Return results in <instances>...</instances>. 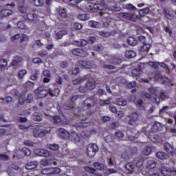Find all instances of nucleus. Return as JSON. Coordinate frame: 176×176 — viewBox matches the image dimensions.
Instances as JSON below:
<instances>
[{
    "instance_id": "50",
    "label": "nucleus",
    "mask_w": 176,
    "mask_h": 176,
    "mask_svg": "<svg viewBox=\"0 0 176 176\" xmlns=\"http://www.w3.org/2000/svg\"><path fill=\"white\" fill-rule=\"evenodd\" d=\"M131 157V154L129 153L127 151H124L122 153L121 157L122 159L129 160Z\"/></svg>"
},
{
    "instance_id": "33",
    "label": "nucleus",
    "mask_w": 176,
    "mask_h": 176,
    "mask_svg": "<svg viewBox=\"0 0 176 176\" xmlns=\"http://www.w3.org/2000/svg\"><path fill=\"white\" fill-rule=\"evenodd\" d=\"M127 42L130 46H135L138 43L137 38L134 37H129Z\"/></svg>"
},
{
    "instance_id": "32",
    "label": "nucleus",
    "mask_w": 176,
    "mask_h": 176,
    "mask_svg": "<svg viewBox=\"0 0 176 176\" xmlns=\"http://www.w3.org/2000/svg\"><path fill=\"white\" fill-rule=\"evenodd\" d=\"M161 173L162 175L164 176H170L171 175V170L167 169V168L162 166L161 168Z\"/></svg>"
},
{
    "instance_id": "36",
    "label": "nucleus",
    "mask_w": 176,
    "mask_h": 176,
    "mask_svg": "<svg viewBox=\"0 0 176 176\" xmlns=\"http://www.w3.org/2000/svg\"><path fill=\"white\" fill-rule=\"evenodd\" d=\"M17 27L18 28H20L21 30H27L28 27L25 24V21H20L17 23Z\"/></svg>"
},
{
    "instance_id": "54",
    "label": "nucleus",
    "mask_w": 176,
    "mask_h": 176,
    "mask_svg": "<svg viewBox=\"0 0 176 176\" xmlns=\"http://www.w3.org/2000/svg\"><path fill=\"white\" fill-rule=\"evenodd\" d=\"M78 127H82V128L89 127V123H87V122H86V120H82L81 121V122H80V123L78 124Z\"/></svg>"
},
{
    "instance_id": "60",
    "label": "nucleus",
    "mask_w": 176,
    "mask_h": 176,
    "mask_svg": "<svg viewBox=\"0 0 176 176\" xmlns=\"http://www.w3.org/2000/svg\"><path fill=\"white\" fill-rule=\"evenodd\" d=\"M122 63V59L119 58H113L112 59V63L115 64L116 65H119Z\"/></svg>"
},
{
    "instance_id": "45",
    "label": "nucleus",
    "mask_w": 176,
    "mask_h": 176,
    "mask_svg": "<svg viewBox=\"0 0 176 176\" xmlns=\"http://www.w3.org/2000/svg\"><path fill=\"white\" fill-rule=\"evenodd\" d=\"M26 74H27V70L25 69H23L18 72V78H19V79H23V78H24V76H25Z\"/></svg>"
},
{
    "instance_id": "63",
    "label": "nucleus",
    "mask_w": 176,
    "mask_h": 176,
    "mask_svg": "<svg viewBox=\"0 0 176 176\" xmlns=\"http://www.w3.org/2000/svg\"><path fill=\"white\" fill-rule=\"evenodd\" d=\"M0 160L8 162V160H9V156L6 155V154H0Z\"/></svg>"
},
{
    "instance_id": "27",
    "label": "nucleus",
    "mask_w": 176,
    "mask_h": 176,
    "mask_svg": "<svg viewBox=\"0 0 176 176\" xmlns=\"http://www.w3.org/2000/svg\"><path fill=\"white\" fill-rule=\"evenodd\" d=\"M158 78V80L161 82L163 85H166V83H170V79H168L167 77H164L162 75L157 76Z\"/></svg>"
},
{
    "instance_id": "30",
    "label": "nucleus",
    "mask_w": 176,
    "mask_h": 176,
    "mask_svg": "<svg viewBox=\"0 0 176 176\" xmlns=\"http://www.w3.org/2000/svg\"><path fill=\"white\" fill-rule=\"evenodd\" d=\"M75 45H76V46H86L89 42H87V40L85 39H80L79 41H74Z\"/></svg>"
},
{
    "instance_id": "47",
    "label": "nucleus",
    "mask_w": 176,
    "mask_h": 176,
    "mask_svg": "<svg viewBox=\"0 0 176 176\" xmlns=\"http://www.w3.org/2000/svg\"><path fill=\"white\" fill-rule=\"evenodd\" d=\"M8 65V60L5 58L0 59V68L3 69Z\"/></svg>"
},
{
    "instance_id": "52",
    "label": "nucleus",
    "mask_w": 176,
    "mask_h": 176,
    "mask_svg": "<svg viewBox=\"0 0 176 176\" xmlns=\"http://www.w3.org/2000/svg\"><path fill=\"white\" fill-rule=\"evenodd\" d=\"M99 105H109L111 104V102L109 100H100L98 102Z\"/></svg>"
},
{
    "instance_id": "21",
    "label": "nucleus",
    "mask_w": 176,
    "mask_h": 176,
    "mask_svg": "<svg viewBox=\"0 0 176 176\" xmlns=\"http://www.w3.org/2000/svg\"><path fill=\"white\" fill-rule=\"evenodd\" d=\"M64 35H67L66 30L55 31V39H61Z\"/></svg>"
},
{
    "instance_id": "51",
    "label": "nucleus",
    "mask_w": 176,
    "mask_h": 176,
    "mask_svg": "<svg viewBox=\"0 0 176 176\" xmlns=\"http://www.w3.org/2000/svg\"><path fill=\"white\" fill-rule=\"evenodd\" d=\"M143 103H144V102L142 101V99H141V98H138L135 100V104L136 107H138V108H141L142 107Z\"/></svg>"
},
{
    "instance_id": "35",
    "label": "nucleus",
    "mask_w": 176,
    "mask_h": 176,
    "mask_svg": "<svg viewBox=\"0 0 176 176\" xmlns=\"http://www.w3.org/2000/svg\"><path fill=\"white\" fill-rule=\"evenodd\" d=\"M117 105H122L123 107L127 105V101L122 98H118L116 100Z\"/></svg>"
},
{
    "instance_id": "14",
    "label": "nucleus",
    "mask_w": 176,
    "mask_h": 176,
    "mask_svg": "<svg viewBox=\"0 0 176 176\" xmlns=\"http://www.w3.org/2000/svg\"><path fill=\"white\" fill-rule=\"evenodd\" d=\"M78 64L79 65H80V67H82L83 68H86L87 69H90L94 67L92 63L87 60H79Z\"/></svg>"
},
{
    "instance_id": "17",
    "label": "nucleus",
    "mask_w": 176,
    "mask_h": 176,
    "mask_svg": "<svg viewBox=\"0 0 176 176\" xmlns=\"http://www.w3.org/2000/svg\"><path fill=\"white\" fill-rule=\"evenodd\" d=\"M93 166L96 168V170H98L99 171H107V170L108 169V167L107 166L100 162H94Z\"/></svg>"
},
{
    "instance_id": "59",
    "label": "nucleus",
    "mask_w": 176,
    "mask_h": 176,
    "mask_svg": "<svg viewBox=\"0 0 176 176\" xmlns=\"http://www.w3.org/2000/svg\"><path fill=\"white\" fill-rule=\"evenodd\" d=\"M28 35L25 34H22L21 35V37L19 38H21L20 40V43L21 42H25V41H28Z\"/></svg>"
},
{
    "instance_id": "3",
    "label": "nucleus",
    "mask_w": 176,
    "mask_h": 176,
    "mask_svg": "<svg viewBox=\"0 0 176 176\" xmlns=\"http://www.w3.org/2000/svg\"><path fill=\"white\" fill-rule=\"evenodd\" d=\"M23 19L28 21V23H38V14H35V12H28L23 15H22Z\"/></svg>"
},
{
    "instance_id": "28",
    "label": "nucleus",
    "mask_w": 176,
    "mask_h": 176,
    "mask_svg": "<svg viewBox=\"0 0 176 176\" xmlns=\"http://www.w3.org/2000/svg\"><path fill=\"white\" fill-rule=\"evenodd\" d=\"M156 157H157L158 159H161V160H164V159H167V157H168V155H167L166 153L164 152H157L155 154Z\"/></svg>"
},
{
    "instance_id": "39",
    "label": "nucleus",
    "mask_w": 176,
    "mask_h": 176,
    "mask_svg": "<svg viewBox=\"0 0 176 176\" xmlns=\"http://www.w3.org/2000/svg\"><path fill=\"white\" fill-rule=\"evenodd\" d=\"M52 162H53V160H52L43 159L41 160L40 164H41V166H44L45 167H46V166L50 165V163H52Z\"/></svg>"
},
{
    "instance_id": "41",
    "label": "nucleus",
    "mask_w": 176,
    "mask_h": 176,
    "mask_svg": "<svg viewBox=\"0 0 176 176\" xmlns=\"http://www.w3.org/2000/svg\"><path fill=\"white\" fill-rule=\"evenodd\" d=\"M148 91L151 94V96H155V97L158 96L157 93H159V90L157 88L151 87L148 89Z\"/></svg>"
},
{
    "instance_id": "31",
    "label": "nucleus",
    "mask_w": 176,
    "mask_h": 176,
    "mask_svg": "<svg viewBox=\"0 0 176 176\" xmlns=\"http://www.w3.org/2000/svg\"><path fill=\"white\" fill-rule=\"evenodd\" d=\"M125 168L128 171L133 173V171H134V168H135V165L132 162H129L125 165Z\"/></svg>"
},
{
    "instance_id": "62",
    "label": "nucleus",
    "mask_w": 176,
    "mask_h": 176,
    "mask_svg": "<svg viewBox=\"0 0 176 176\" xmlns=\"http://www.w3.org/2000/svg\"><path fill=\"white\" fill-rule=\"evenodd\" d=\"M80 72V69L78 67H73L72 69V75H78Z\"/></svg>"
},
{
    "instance_id": "48",
    "label": "nucleus",
    "mask_w": 176,
    "mask_h": 176,
    "mask_svg": "<svg viewBox=\"0 0 176 176\" xmlns=\"http://www.w3.org/2000/svg\"><path fill=\"white\" fill-rule=\"evenodd\" d=\"M125 8L127 9V10H131L132 12H135V10H137V8L131 3L126 4Z\"/></svg>"
},
{
    "instance_id": "24",
    "label": "nucleus",
    "mask_w": 176,
    "mask_h": 176,
    "mask_svg": "<svg viewBox=\"0 0 176 176\" xmlns=\"http://www.w3.org/2000/svg\"><path fill=\"white\" fill-rule=\"evenodd\" d=\"M155 146H146L144 151H143V153L144 155H151V153H152V152H153V151H155Z\"/></svg>"
},
{
    "instance_id": "1",
    "label": "nucleus",
    "mask_w": 176,
    "mask_h": 176,
    "mask_svg": "<svg viewBox=\"0 0 176 176\" xmlns=\"http://www.w3.org/2000/svg\"><path fill=\"white\" fill-rule=\"evenodd\" d=\"M94 9L96 10H100L99 12L100 16L104 19L105 20H108L109 17H111V9L107 7L106 4L104 6L98 3H94L93 6Z\"/></svg>"
},
{
    "instance_id": "37",
    "label": "nucleus",
    "mask_w": 176,
    "mask_h": 176,
    "mask_svg": "<svg viewBox=\"0 0 176 176\" xmlns=\"http://www.w3.org/2000/svg\"><path fill=\"white\" fill-rule=\"evenodd\" d=\"M148 13H149L148 8H146L140 10L139 11V14H140V17H145V16H146V14H148Z\"/></svg>"
},
{
    "instance_id": "40",
    "label": "nucleus",
    "mask_w": 176,
    "mask_h": 176,
    "mask_svg": "<svg viewBox=\"0 0 176 176\" xmlns=\"http://www.w3.org/2000/svg\"><path fill=\"white\" fill-rule=\"evenodd\" d=\"M41 174H43V175H52V168H44L41 170Z\"/></svg>"
},
{
    "instance_id": "19",
    "label": "nucleus",
    "mask_w": 176,
    "mask_h": 176,
    "mask_svg": "<svg viewBox=\"0 0 176 176\" xmlns=\"http://www.w3.org/2000/svg\"><path fill=\"white\" fill-rule=\"evenodd\" d=\"M36 166H38V162L35 161H32L28 162L25 167L26 170H34V168H36Z\"/></svg>"
},
{
    "instance_id": "18",
    "label": "nucleus",
    "mask_w": 176,
    "mask_h": 176,
    "mask_svg": "<svg viewBox=\"0 0 176 176\" xmlns=\"http://www.w3.org/2000/svg\"><path fill=\"white\" fill-rule=\"evenodd\" d=\"M164 149L170 155H174V146L170 145L169 143H165L164 144Z\"/></svg>"
},
{
    "instance_id": "22",
    "label": "nucleus",
    "mask_w": 176,
    "mask_h": 176,
    "mask_svg": "<svg viewBox=\"0 0 176 176\" xmlns=\"http://www.w3.org/2000/svg\"><path fill=\"white\" fill-rule=\"evenodd\" d=\"M78 20L81 21H87V20L90 19V14L88 13L86 14H79L78 15Z\"/></svg>"
},
{
    "instance_id": "9",
    "label": "nucleus",
    "mask_w": 176,
    "mask_h": 176,
    "mask_svg": "<svg viewBox=\"0 0 176 176\" xmlns=\"http://www.w3.org/2000/svg\"><path fill=\"white\" fill-rule=\"evenodd\" d=\"M151 45L146 43L144 44H142V45L139 49V53L141 54V56H146L149 52V49H151Z\"/></svg>"
},
{
    "instance_id": "43",
    "label": "nucleus",
    "mask_w": 176,
    "mask_h": 176,
    "mask_svg": "<svg viewBox=\"0 0 176 176\" xmlns=\"http://www.w3.org/2000/svg\"><path fill=\"white\" fill-rule=\"evenodd\" d=\"M21 153L25 155V156H31V150L27 147H23L21 150Z\"/></svg>"
},
{
    "instance_id": "29",
    "label": "nucleus",
    "mask_w": 176,
    "mask_h": 176,
    "mask_svg": "<svg viewBox=\"0 0 176 176\" xmlns=\"http://www.w3.org/2000/svg\"><path fill=\"white\" fill-rule=\"evenodd\" d=\"M132 76L134 78H138L142 75V71H141L140 69H134L132 70Z\"/></svg>"
},
{
    "instance_id": "53",
    "label": "nucleus",
    "mask_w": 176,
    "mask_h": 176,
    "mask_svg": "<svg viewBox=\"0 0 176 176\" xmlns=\"http://www.w3.org/2000/svg\"><path fill=\"white\" fill-rule=\"evenodd\" d=\"M148 65H150V67H152V68H154L155 69H159V63H156V62H148Z\"/></svg>"
},
{
    "instance_id": "61",
    "label": "nucleus",
    "mask_w": 176,
    "mask_h": 176,
    "mask_svg": "<svg viewBox=\"0 0 176 176\" xmlns=\"http://www.w3.org/2000/svg\"><path fill=\"white\" fill-rule=\"evenodd\" d=\"M52 174H58L61 171V169L58 167L51 168Z\"/></svg>"
},
{
    "instance_id": "42",
    "label": "nucleus",
    "mask_w": 176,
    "mask_h": 176,
    "mask_svg": "<svg viewBox=\"0 0 176 176\" xmlns=\"http://www.w3.org/2000/svg\"><path fill=\"white\" fill-rule=\"evenodd\" d=\"M164 13L165 17H166V19H168V20L174 19V15L170 14V12H168L166 9H164Z\"/></svg>"
},
{
    "instance_id": "10",
    "label": "nucleus",
    "mask_w": 176,
    "mask_h": 176,
    "mask_svg": "<svg viewBox=\"0 0 176 176\" xmlns=\"http://www.w3.org/2000/svg\"><path fill=\"white\" fill-rule=\"evenodd\" d=\"M47 95L49 94L50 97H57L58 94H60V89L58 88H56V87H49L47 89Z\"/></svg>"
},
{
    "instance_id": "2",
    "label": "nucleus",
    "mask_w": 176,
    "mask_h": 176,
    "mask_svg": "<svg viewBox=\"0 0 176 176\" xmlns=\"http://www.w3.org/2000/svg\"><path fill=\"white\" fill-rule=\"evenodd\" d=\"M98 151V146L94 143L89 144L87 146V153L89 157H94Z\"/></svg>"
},
{
    "instance_id": "8",
    "label": "nucleus",
    "mask_w": 176,
    "mask_h": 176,
    "mask_svg": "<svg viewBox=\"0 0 176 176\" xmlns=\"http://www.w3.org/2000/svg\"><path fill=\"white\" fill-rule=\"evenodd\" d=\"M119 16L122 19H126V20H130V21H137V16H135L134 14L121 12L119 14Z\"/></svg>"
},
{
    "instance_id": "55",
    "label": "nucleus",
    "mask_w": 176,
    "mask_h": 176,
    "mask_svg": "<svg viewBox=\"0 0 176 176\" xmlns=\"http://www.w3.org/2000/svg\"><path fill=\"white\" fill-rule=\"evenodd\" d=\"M58 14H60L61 17H64L65 19V17H67V11L65 9L60 8L58 10Z\"/></svg>"
},
{
    "instance_id": "20",
    "label": "nucleus",
    "mask_w": 176,
    "mask_h": 176,
    "mask_svg": "<svg viewBox=\"0 0 176 176\" xmlns=\"http://www.w3.org/2000/svg\"><path fill=\"white\" fill-rule=\"evenodd\" d=\"M88 25L91 27V28H101V23L96 21H89Z\"/></svg>"
},
{
    "instance_id": "23",
    "label": "nucleus",
    "mask_w": 176,
    "mask_h": 176,
    "mask_svg": "<svg viewBox=\"0 0 176 176\" xmlns=\"http://www.w3.org/2000/svg\"><path fill=\"white\" fill-rule=\"evenodd\" d=\"M50 116L52 122L55 124H60V123H63V120L61 119V117L58 116Z\"/></svg>"
},
{
    "instance_id": "25",
    "label": "nucleus",
    "mask_w": 176,
    "mask_h": 176,
    "mask_svg": "<svg viewBox=\"0 0 176 176\" xmlns=\"http://www.w3.org/2000/svg\"><path fill=\"white\" fill-rule=\"evenodd\" d=\"M33 119L35 122H42V113L35 111L33 113Z\"/></svg>"
},
{
    "instance_id": "15",
    "label": "nucleus",
    "mask_w": 176,
    "mask_h": 176,
    "mask_svg": "<svg viewBox=\"0 0 176 176\" xmlns=\"http://www.w3.org/2000/svg\"><path fill=\"white\" fill-rule=\"evenodd\" d=\"M69 140H71V141H73V142H75V144H76V142H80V136L78 134V133L72 131L70 133Z\"/></svg>"
},
{
    "instance_id": "57",
    "label": "nucleus",
    "mask_w": 176,
    "mask_h": 176,
    "mask_svg": "<svg viewBox=\"0 0 176 176\" xmlns=\"http://www.w3.org/2000/svg\"><path fill=\"white\" fill-rule=\"evenodd\" d=\"M35 6H42L45 3L43 0H33Z\"/></svg>"
},
{
    "instance_id": "38",
    "label": "nucleus",
    "mask_w": 176,
    "mask_h": 176,
    "mask_svg": "<svg viewBox=\"0 0 176 176\" xmlns=\"http://www.w3.org/2000/svg\"><path fill=\"white\" fill-rule=\"evenodd\" d=\"M48 149L56 152V151H58V149H60V146L57 144H48Z\"/></svg>"
},
{
    "instance_id": "7",
    "label": "nucleus",
    "mask_w": 176,
    "mask_h": 176,
    "mask_svg": "<svg viewBox=\"0 0 176 176\" xmlns=\"http://www.w3.org/2000/svg\"><path fill=\"white\" fill-rule=\"evenodd\" d=\"M34 94H36L38 98H45V97L47 96V90L42 87H39L34 90Z\"/></svg>"
},
{
    "instance_id": "16",
    "label": "nucleus",
    "mask_w": 176,
    "mask_h": 176,
    "mask_svg": "<svg viewBox=\"0 0 176 176\" xmlns=\"http://www.w3.org/2000/svg\"><path fill=\"white\" fill-rule=\"evenodd\" d=\"M167 98H168V96H167L166 93L161 92L160 94V96H158L154 98V101H155L157 105H159L160 102V99L162 100H167Z\"/></svg>"
},
{
    "instance_id": "46",
    "label": "nucleus",
    "mask_w": 176,
    "mask_h": 176,
    "mask_svg": "<svg viewBox=\"0 0 176 176\" xmlns=\"http://www.w3.org/2000/svg\"><path fill=\"white\" fill-rule=\"evenodd\" d=\"M156 167V162L155 161H151L148 162V164L146 166L147 170H153V168H155Z\"/></svg>"
},
{
    "instance_id": "6",
    "label": "nucleus",
    "mask_w": 176,
    "mask_h": 176,
    "mask_svg": "<svg viewBox=\"0 0 176 176\" xmlns=\"http://www.w3.org/2000/svg\"><path fill=\"white\" fill-rule=\"evenodd\" d=\"M82 104L83 107L87 108V109H90L96 105V99L94 98H87L83 101Z\"/></svg>"
},
{
    "instance_id": "11",
    "label": "nucleus",
    "mask_w": 176,
    "mask_h": 176,
    "mask_svg": "<svg viewBox=\"0 0 176 176\" xmlns=\"http://www.w3.org/2000/svg\"><path fill=\"white\" fill-rule=\"evenodd\" d=\"M58 133H59V137L62 140H69V136L71 133H69L68 131L65 130L63 128H60L58 129Z\"/></svg>"
},
{
    "instance_id": "13",
    "label": "nucleus",
    "mask_w": 176,
    "mask_h": 176,
    "mask_svg": "<svg viewBox=\"0 0 176 176\" xmlns=\"http://www.w3.org/2000/svg\"><path fill=\"white\" fill-rule=\"evenodd\" d=\"M13 14V11L9 9L0 10V16L1 19H5L6 17H9V16H12Z\"/></svg>"
},
{
    "instance_id": "49",
    "label": "nucleus",
    "mask_w": 176,
    "mask_h": 176,
    "mask_svg": "<svg viewBox=\"0 0 176 176\" xmlns=\"http://www.w3.org/2000/svg\"><path fill=\"white\" fill-rule=\"evenodd\" d=\"M85 78L81 77L78 78L76 80H73V85H80V83L85 82Z\"/></svg>"
},
{
    "instance_id": "56",
    "label": "nucleus",
    "mask_w": 176,
    "mask_h": 176,
    "mask_svg": "<svg viewBox=\"0 0 176 176\" xmlns=\"http://www.w3.org/2000/svg\"><path fill=\"white\" fill-rule=\"evenodd\" d=\"M94 52H101L102 50V45L101 44H96L93 47Z\"/></svg>"
},
{
    "instance_id": "26",
    "label": "nucleus",
    "mask_w": 176,
    "mask_h": 176,
    "mask_svg": "<svg viewBox=\"0 0 176 176\" xmlns=\"http://www.w3.org/2000/svg\"><path fill=\"white\" fill-rule=\"evenodd\" d=\"M137 56V53L133 50H127L125 53V57L126 58H134Z\"/></svg>"
},
{
    "instance_id": "4",
    "label": "nucleus",
    "mask_w": 176,
    "mask_h": 176,
    "mask_svg": "<svg viewBox=\"0 0 176 176\" xmlns=\"http://www.w3.org/2000/svg\"><path fill=\"white\" fill-rule=\"evenodd\" d=\"M72 53L74 54V56H78V57H87V56H89L87 51L80 48L73 49L72 50Z\"/></svg>"
},
{
    "instance_id": "12",
    "label": "nucleus",
    "mask_w": 176,
    "mask_h": 176,
    "mask_svg": "<svg viewBox=\"0 0 176 176\" xmlns=\"http://www.w3.org/2000/svg\"><path fill=\"white\" fill-rule=\"evenodd\" d=\"M139 116H140V115H138V113H133L131 115L130 119L128 122L129 124H130L131 126H135V124L137 123V122H138Z\"/></svg>"
},
{
    "instance_id": "34",
    "label": "nucleus",
    "mask_w": 176,
    "mask_h": 176,
    "mask_svg": "<svg viewBox=\"0 0 176 176\" xmlns=\"http://www.w3.org/2000/svg\"><path fill=\"white\" fill-rule=\"evenodd\" d=\"M85 86L87 87V90H94V89H96V83L94 82H87L85 84Z\"/></svg>"
},
{
    "instance_id": "44",
    "label": "nucleus",
    "mask_w": 176,
    "mask_h": 176,
    "mask_svg": "<svg viewBox=\"0 0 176 176\" xmlns=\"http://www.w3.org/2000/svg\"><path fill=\"white\" fill-rule=\"evenodd\" d=\"M39 156H44L45 157H47L50 156V153L47 151V150L41 149L39 151Z\"/></svg>"
},
{
    "instance_id": "64",
    "label": "nucleus",
    "mask_w": 176,
    "mask_h": 176,
    "mask_svg": "<svg viewBox=\"0 0 176 176\" xmlns=\"http://www.w3.org/2000/svg\"><path fill=\"white\" fill-rule=\"evenodd\" d=\"M64 109H72L74 108V104L65 103L63 104Z\"/></svg>"
},
{
    "instance_id": "58",
    "label": "nucleus",
    "mask_w": 176,
    "mask_h": 176,
    "mask_svg": "<svg viewBox=\"0 0 176 176\" xmlns=\"http://www.w3.org/2000/svg\"><path fill=\"white\" fill-rule=\"evenodd\" d=\"M37 54L40 57H46V56H47V54H49V53H47V51H46V50H41V51L38 52Z\"/></svg>"
},
{
    "instance_id": "5",
    "label": "nucleus",
    "mask_w": 176,
    "mask_h": 176,
    "mask_svg": "<svg viewBox=\"0 0 176 176\" xmlns=\"http://www.w3.org/2000/svg\"><path fill=\"white\" fill-rule=\"evenodd\" d=\"M50 130L47 131L46 129L45 130H41L39 129H35L33 131V135L36 138H42V137H45L47 134H49Z\"/></svg>"
}]
</instances>
